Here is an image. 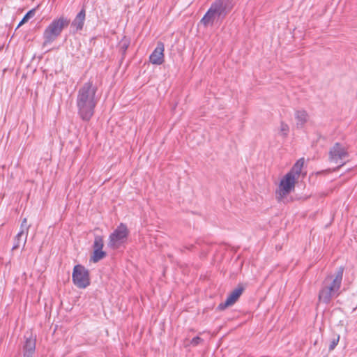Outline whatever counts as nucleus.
Segmentation results:
<instances>
[{
  "label": "nucleus",
  "instance_id": "1",
  "mask_svg": "<svg viewBox=\"0 0 357 357\" xmlns=\"http://www.w3.org/2000/svg\"><path fill=\"white\" fill-rule=\"evenodd\" d=\"M97 90V86L90 81L84 83L78 90L76 103L78 114L83 121H89L94 114L99 100Z\"/></svg>",
  "mask_w": 357,
  "mask_h": 357
},
{
  "label": "nucleus",
  "instance_id": "2",
  "mask_svg": "<svg viewBox=\"0 0 357 357\" xmlns=\"http://www.w3.org/2000/svg\"><path fill=\"white\" fill-rule=\"evenodd\" d=\"M344 268L340 266L334 274H328L323 280L321 289L319 291V301L325 304H329L333 298L340 294Z\"/></svg>",
  "mask_w": 357,
  "mask_h": 357
},
{
  "label": "nucleus",
  "instance_id": "3",
  "mask_svg": "<svg viewBox=\"0 0 357 357\" xmlns=\"http://www.w3.org/2000/svg\"><path fill=\"white\" fill-rule=\"evenodd\" d=\"M304 159H299L291 169L281 179L278 189L276 190L277 197L281 200L288 195L295 188L296 181L299 178Z\"/></svg>",
  "mask_w": 357,
  "mask_h": 357
},
{
  "label": "nucleus",
  "instance_id": "4",
  "mask_svg": "<svg viewBox=\"0 0 357 357\" xmlns=\"http://www.w3.org/2000/svg\"><path fill=\"white\" fill-rule=\"evenodd\" d=\"M231 9L229 0H215L201 20V23L207 26L213 25L215 20L225 17Z\"/></svg>",
  "mask_w": 357,
  "mask_h": 357
},
{
  "label": "nucleus",
  "instance_id": "5",
  "mask_svg": "<svg viewBox=\"0 0 357 357\" xmlns=\"http://www.w3.org/2000/svg\"><path fill=\"white\" fill-rule=\"evenodd\" d=\"M70 24V20L63 16L54 19L45 29L43 33V45L54 42L61 33L63 29Z\"/></svg>",
  "mask_w": 357,
  "mask_h": 357
},
{
  "label": "nucleus",
  "instance_id": "6",
  "mask_svg": "<svg viewBox=\"0 0 357 357\" xmlns=\"http://www.w3.org/2000/svg\"><path fill=\"white\" fill-rule=\"evenodd\" d=\"M128 230L126 225L121 223L109 235L107 246L116 250L120 248L127 240Z\"/></svg>",
  "mask_w": 357,
  "mask_h": 357
},
{
  "label": "nucleus",
  "instance_id": "7",
  "mask_svg": "<svg viewBox=\"0 0 357 357\" xmlns=\"http://www.w3.org/2000/svg\"><path fill=\"white\" fill-rule=\"evenodd\" d=\"M72 278L73 283L78 288L84 289L90 284L89 271L82 265L74 266Z\"/></svg>",
  "mask_w": 357,
  "mask_h": 357
},
{
  "label": "nucleus",
  "instance_id": "8",
  "mask_svg": "<svg viewBox=\"0 0 357 357\" xmlns=\"http://www.w3.org/2000/svg\"><path fill=\"white\" fill-rule=\"evenodd\" d=\"M348 156L349 154L347 149L340 143H335L329 151V160L335 163H341L338 167L344 165L342 160L346 159Z\"/></svg>",
  "mask_w": 357,
  "mask_h": 357
},
{
  "label": "nucleus",
  "instance_id": "9",
  "mask_svg": "<svg viewBox=\"0 0 357 357\" xmlns=\"http://www.w3.org/2000/svg\"><path fill=\"white\" fill-rule=\"evenodd\" d=\"M29 228L30 225L27 223V218H24L22 221L20 231L14 238V244L12 248L13 250L18 249L21 245H22L23 248H24Z\"/></svg>",
  "mask_w": 357,
  "mask_h": 357
},
{
  "label": "nucleus",
  "instance_id": "10",
  "mask_svg": "<svg viewBox=\"0 0 357 357\" xmlns=\"http://www.w3.org/2000/svg\"><path fill=\"white\" fill-rule=\"evenodd\" d=\"M244 291V287L242 284H238L227 296L224 303H221L218 305L220 310H225V308L233 305L239 298L241 295Z\"/></svg>",
  "mask_w": 357,
  "mask_h": 357
},
{
  "label": "nucleus",
  "instance_id": "11",
  "mask_svg": "<svg viewBox=\"0 0 357 357\" xmlns=\"http://www.w3.org/2000/svg\"><path fill=\"white\" fill-rule=\"evenodd\" d=\"M24 338V357H32L36 349V337H33L31 333H26Z\"/></svg>",
  "mask_w": 357,
  "mask_h": 357
},
{
  "label": "nucleus",
  "instance_id": "12",
  "mask_svg": "<svg viewBox=\"0 0 357 357\" xmlns=\"http://www.w3.org/2000/svg\"><path fill=\"white\" fill-rule=\"evenodd\" d=\"M165 46L162 42H158L154 51L149 56V61L155 65H160L164 62Z\"/></svg>",
  "mask_w": 357,
  "mask_h": 357
},
{
  "label": "nucleus",
  "instance_id": "13",
  "mask_svg": "<svg viewBox=\"0 0 357 357\" xmlns=\"http://www.w3.org/2000/svg\"><path fill=\"white\" fill-rule=\"evenodd\" d=\"M86 18V11L83 8L79 13L76 15L75 18L71 23V27L75 31H78L83 29L84 21Z\"/></svg>",
  "mask_w": 357,
  "mask_h": 357
},
{
  "label": "nucleus",
  "instance_id": "14",
  "mask_svg": "<svg viewBox=\"0 0 357 357\" xmlns=\"http://www.w3.org/2000/svg\"><path fill=\"white\" fill-rule=\"evenodd\" d=\"M307 114L304 110H298L296 112L295 118L297 121L298 126H303L307 121Z\"/></svg>",
  "mask_w": 357,
  "mask_h": 357
},
{
  "label": "nucleus",
  "instance_id": "15",
  "mask_svg": "<svg viewBox=\"0 0 357 357\" xmlns=\"http://www.w3.org/2000/svg\"><path fill=\"white\" fill-rule=\"evenodd\" d=\"M106 256V252L102 250H93V252L92 256L91 257V261H93V263H97L100 260L105 258Z\"/></svg>",
  "mask_w": 357,
  "mask_h": 357
},
{
  "label": "nucleus",
  "instance_id": "16",
  "mask_svg": "<svg viewBox=\"0 0 357 357\" xmlns=\"http://www.w3.org/2000/svg\"><path fill=\"white\" fill-rule=\"evenodd\" d=\"M103 245V238L101 236H96L93 245V250H102Z\"/></svg>",
  "mask_w": 357,
  "mask_h": 357
},
{
  "label": "nucleus",
  "instance_id": "17",
  "mask_svg": "<svg viewBox=\"0 0 357 357\" xmlns=\"http://www.w3.org/2000/svg\"><path fill=\"white\" fill-rule=\"evenodd\" d=\"M289 131V126L284 122L282 121L279 128V133L282 137H285L288 135Z\"/></svg>",
  "mask_w": 357,
  "mask_h": 357
},
{
  "label": "nucleus",
  "instance_id": "18",
  "mask_svg": "<svg viewBox=\"0 0 357 357\" xmlns=\"http://www.w3.org/2000/svg\"><path fill=\"white\" fill-rule=\"evenodd\" d=\"M35 10L34 9H32L31 10H29L23 17V19L22 20V21L20 22L19 25L18 26H20L22 25V24L26 22L30 18L33 17L35 15Z\"/></svg>",
  "mask_w": 357,
  "mask_h": 357
},
{
  "label": "nucleus",
  "instance_id": "19",
  "mask_svg": "<svg viewBox=\"0 0 357 357\" xmlns=\"http://www.w3.org/2000/svg\"><path fill=\"white\" fill-rule=\"evenodd\" d=\"M128 46H129V41L126 38L123 39L119 43V47H120V49L122 51L123 54H124L126 52Z\"/></svg>",
  "mask_w": 357,
  "mask_h": 357
},
{
  "label": "nucleus",
  "instance_id": "20",
  "mask_svg": "<svg viewBox=\"0 0 357 357\" xmlns=\"http://www.w3.org/2000/svg\"><path fill=\"white\" fill-rule=\"evenodd\" d=\"M340 340V335H335L330 342L329 350H333Z\"/></svg>",
  "mask_w": 357,
  "mask_h": 357
},
{
  "label": "nucleus",
  "instance_id": "21",
  "mask_svg": "<svg viewBox=\"0 0 357 357\" xmlns=\"http://www.w3.org/2000/svg\"><path fill=\"white\" fill-rule=\"evenodd\" d=\"M202 342H203V340L201 337H199V336H197L191 340L190 344L193 347H195V346L199 344L200 343H202Z\"/></svg>",
  "mask_w": 357,
  "mask_h": 357
}]
</instances>
